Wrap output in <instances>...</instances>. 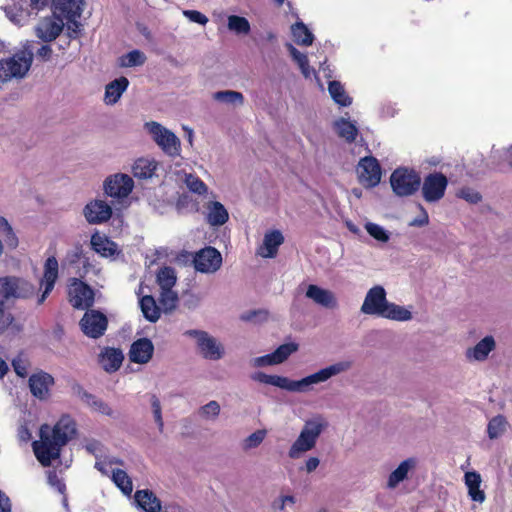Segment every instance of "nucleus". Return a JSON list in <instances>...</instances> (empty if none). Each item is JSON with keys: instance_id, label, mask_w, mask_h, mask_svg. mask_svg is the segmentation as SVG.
I'll list each match as a JSON object with an SVG mask.
<instances>
[{"instance_id": "nucleus-1", "label": "nucleus", "mask_w": 512, "mask_h": 512, "mask_svg": "<svg viewBox=\"0 0 512 512\" xmlns=\"http://www.w3.org/2000/svg\"><path fill=\"white\" fill-rule=\"evenodd\" d=\"M353 366L351 360H340L305 376L300 380H292L285 376L268 375L263 372L252 374L251 378L259 383L272 385L293 393H308L315 385L327 382L333 377L348 372Z\"/></svg>"}, {"instance_id": "nucleus-2", "label": "nucleus", "mask_w": 512, "mask_h": 512, "mask_svg": "<svg viewBox=\"0 0 512 512\" xmlns=\"http://www.w3.org/2000/svg\"><path fill=\"white\" fill-rule=\"evenodd\" d=\"M49 432V426L43 425L40 428V441L33 442V451L43 466H50L59 457L61 447L73 438L76 433L75 421L65 415L54 426L52 436Z\"/></svg>"}, {"instance_id": "nucleus-3", "label": "nucleus", "mask_w": 512, "mask_h": 512, "mask_svg": "<svg viewBox=\"0 0 512 512\" xmlns=\"http://www.w3.org/2000/svg\"><path fill=\"white\" fill-rule=\"evenodd\" d=\"M360 311L364 315L377 316L399 322H406L412 319V312L409 309L388 301L386 290L381 285H375L367 291Z\"/></svg>"}, {"instance_id": "nucleus-4", "label": "nucleus", "mask_w": 512, "mask_h": 512, "mask_svg": "<svg viewBox=\"0 0 512 512\" xmlns=\"http://www.w3.org/2000/svg\"><path fill=\"white\" fill-rule=\"evenodd\" d=\"M329 421L323 414H313L304 421L299 435L288 449V457L297 460L313 450L320 436L328 429Z\"/></svg>"}, {"instance_id": "nucleus-5", "label": "nucleus", "mask_w": 512, "mask_h": 512, "mask_svg": "<svg viewBox=\"0 0 512 512\" xmlns=\"http://www.w3.org/2000/svg\"><path fill=\"white\" fill-rule=\"evenodd\" d=\"M54 0H13V4L4 8L7 18L18 26L25 25L31 17H35L45 8L53 9Z\"/></svg>"}, {"instance_id": "nucleus-6", "label": "nucleus", "mask_w": 512, "mask_h": 512, "mask_svg": "<svg viewBox=\"0 0 512 512\" xmlns=\"http://www.w3.org/2000/svg\"><path fill=\"white\" fill-rule=\"evenodd\" d=\"M83 0H54L52 13L58 18H63L70 38H76L81 30L78 18L83 12Z\"/></svg>"}, {"instance_id": "nucleus-7", "label": "nucleus", "mask_w": 512, "mask_h": 512, "mask_svg": "<svg viewBox=\"0 0 512 512\" xmlns=\"http://www.w3.org/2000/svg\"><path fill=\"white\" fill-rule=\"evenodd\" d=\"M184 335L195 340L197 352L202 358L210 361H218L224 357V346L208 332L190 329L185 331Z\"/></svg>"}, {"instance_id": "nucleus-8", "label": "nucleus", "mask_w": 512, "mask_h": 512, "mask_svg": "<svg viewBox=\"0 0 512 512\" xmlns=\"http://www.w3.org/2000/svg\"><path fill=\"white\" fill-rule=\"evenodd\" d=\"M33 60L32 53L20 52L12 57L0 60V81L21 79L29 71Z\"/></svg>"}, {"instance_id": "nucleus-9", "label": "nucleus", "mask_w": 512, "mask_h": 512, "mask_svg": "<svg viewBox=\"0 0 512 512\" xmlns=\"http://www.w3.org/2000/svg\"><path fill=\"white\" fill-rule=\"evenodd\" d=\"M144 126L164 153L171 157L180 154V139L172 131L155 121L147 122Z\"/></svg>"}, {"instance_id": "nucleus-10", "label": "nucleus", "mask_w": 512, "mask_h": 512, "mask_svg": "<svg viewBox=\"0 0 512 512\" xmlns=\"http://www.w3.org/2000/svg\"><path fill=\"white\" fill-rule=\"evenodd\" d=\"M391 187L398 196H410L420 187L421 179L419 175L406 168L396 169L390 177Z\"/></svg>"}, {"instance_id": "nucleus-11", "label": "nucleus", "mask_w": 512, "mask_h": 512, "mask_svg": "<svg viewBox=\"0 0 512 512\" xmlns=\"http://www.w3.org/2000/svg\"><path fill=\"white\" fill-rule=\"evenodd\" d=\"M358 181L365 188H373L381 181V167L376 158L366 156L362 158L357 165Z\"/></svg>"}, {"instance_id": "nucleus-12", "label": "nucleus", "mask_w": 512, "mask_h": 512, "mask_svg": "<svg viewBox=\"0 0 512 512\" xmlns=\"http://www.w3.org/2000/svg\"><path fill=\"white\" fill-rule=\"evenodd\" d=\"M448 185L447 177L439 172L428 174L422 184V196L426 202L433 203L441 200Z\"/></svg>"}, {"instance_id": "nucleus-13", "label": "nucleus", "mask_w": 512, "mask_h": 512, "mask_svg": "<svg viewBox=\"0 0 512 512\" xmlns=\"http://www.w3.org/2000/svg\"><path fill=\"white\" fill-rule=\"evenodd\" d=\"M299 345L294 342L280 345L274 352L251 359L250 364L255 368L279 365L285 362L293 353L298 351Z\"/></svg>"}, {"instance_id": "nucleus-14", "label": "nucleus", "mask_w": 512, "mask_h": 512, "mask_svg": "<svg viewBox=\"0 0 512 512\" xmlns=\"http://www.w3.org/2000/svg\"><path fill=\"white\" fill-rule=\"evenodd\" d=\"M104 192L113 198H125L134 188L133 179L124 173L110 175L104 181Z\"/></svg>"}, {"instance_id": "nucleus-15", "label": "nucleus", "mask_w": 512, "mask_h": 512, "mask_svg": "<svg viewBox=\"0 0 512 512\" xmlns=\"http://www.w3.org/2000/svg\"><path fill=\"white\" fill-rule=\"evenodd\" d=\"M108 325L107 317L97 310H87L80 321L81 330L90 338L102 336Z\"/></svg>"}, {"instance_id": "nucleus-16", "label": "nucleus", "mask_w": 512, "mask_h": 512, "mask_svg": "<svg viewBox=\"0 0 512 512\" xmlns=\"http://www.w3.org/2000/svg\"><path fill=\"white\" fill-rule=\"evenodd\" d=\"M33 293V286L27 281L16 277L0 279V296L5 299L25 298Z\"/></svg>"}, {"instance_id": "nucleus-17", "label": "nucleus", "mask_w": 512, "mask_h": 512, "mask_svg": "<svg viewBox=\"0 0 512 512\" xmlns=\"http://www.w3.org/2000/svg\"><path fill=\"white\" fill-rule=\"evenodd\" d=\"M193 262L197 271L214 273L221 267L222 256L217 249L206 247L196 253Z\"/></svg>"}, {"instance_id": "nucleus-18", "label": "nucleus", "mask_w": 512, "mask_h": 512, "mask_svg": "<svg viewBox=\"0 0 512 512\" xmlns=\"http://www.w3.org/2000/svg\"><path fill=\"white\" fill-rule=\"evenodd\" d=\"M65 26L63 18H58L52 13L51 16L39 21L35 26V34L42 41L51 42L60 35Z\"/></svg>"}, {"instance_id": "nucleus-19", "label": "nucleus", "mask_w": 512, "mask_h": 512, "mask_svg": "<svg viewBox=\"0 0 512 512\" xmlns=\"http://www.w3.org/2000/svg\"><path fill=\"white\" fill-rule=\"evenodd\" d=\"M70 303L76 309H88L94 303V291L84 282L74 279L69 289Z\"/></svg>"}, {"instance_id": "nucleus-20", "label": "nucleus", "mask_w": 512, "mask_h": 512, "mask_svg": "<svg viewBox=\"0 0 512 512\" xmlns=\"http://www.w3.org/2000/svg\"><path fill=\"white\" fill-rule=\"evenodd\" d=\"M83 215L89 224H101L111 218L112 208L104 200L96 199L85 205Z\"/></svg>"}, {"instance_id": "nucleus-21", "label": "nucleus", "mask_w": 512, "mask_h": 512, "mask_svg": "<svg viewBox=\"0 0 512 512\" xmlns=\"http://www.w3.org/2000/svg\"><path fill=\"white\" fill-rule=\"evenodd\" d=\"M72 389L74 394L91 410L102 415L115 417L114 410L106 402L86 391L80 384H75Z\"/></svg>"}, {"instance_id": "nucleus-22", "label": "nucleus", "mask_w": 512, "mask_h": 512, "mask_svg": "<svg viewBox=\"0 0 512 512\" xmlns=\"http://www.w3.org/2000/svg\"><path fill=\"white\" fill-rule=\"evenodd\" d=\"M53 384L54 378L44 371L34 373L29 378L30 391L34 397L40 400L49 397L50 388Z\"/></svg>"}, {"instance_id": "nucleus-23", "label": "nucleus", "mask_w": 512, "mask_h": 512, "mask_svg": "<svg viewBox=\"0 0 512 512\" xmlns=\"http://www.w3.org/2000/svg\"><path fill=\"white\" fill-rule=\"evenodd\" d=\"M58 261L54 256L48 257L44 265V274L41 280V287L44 290L38 298V304H42L50 292L53 290L56 280L58 278Z\"/></svg>"}, {"instance_id": "nucleus-24", "label": "nucleus", "mask_w": 512, "mask_h": 512, "mask_svg": "<svg viewBox=\"0 0 512 512\" xmlns=\"http://www.w3.org/2000/svg\"><path fill=\"white\" fill-rule=\"evenodd\" d=\"M154 352V345L148 338H140L133 342L129 351V359L133 363L146 364L148 363Z\"/></svg>"}, {"instance_id": "nucleus-25", "label": "nucleus", "mask_w": 512, "mask_h": 512, "mask_svg": "<svg viewBox=\"0 0 512 512\" xmlns=\"http://www.w3.org/2000/svg\"><path fill=\"white\" fill-rule=\"evenodd\" d=\"M306 297L313 300L316 304L328 309H334L338 304L335 294L332 291L314 284H310L307 287Z\"/></svg>"}, {"instance_id": "nucleus-26", "label": "nucleus", "mask_w": 512, "mask_h": 512, "mask_svg": "<svg viewBox=\"0 0 512 512\" xmlns=\"http://www.w3.org/2000/svg\"><path fill=\"white\" fill-rule=\"evenodd\" d=\"M158 166L159 164L155 159L141 157L134 161L132 165V174L137 179H151L156 175Z\"/></svg>"}, {"instance_id": "nucleus-27", "label": "nucleus", "mask_w": 512, "mask_h": 512, "mask_svg": "<svg viewBox=\"0 0 512 512\" xmlns=\"http://www.w3.org/2000/svg\"><path fill=\"white\" fill-rule=\"evenodd\" d=\"M92 249L102 257H113L119 253L118 245L110 240L105 234L95 232L91 236Z\"/></svg>"}, {"instance_id": "nucleus-28", "label": "nucleus", "mask_w": 512, "mask_h": 512, "mask_svg": "<svg viewBox=\"0 0 512 512\" xmlns=\"http://www.w3.org/2000/svg\"><path fill=\"white\" fill-rule=\"evenodd\" d=\"M496 347L495 340L492 336H486L480 340L474 347L468 348L465 356L470 361H484L489 353Z\"/></svg>"}, {"instance_id": "nucleus-29", "label": "nucleus", "mask_w": 512, "mask_h": 512, "mask_svg": "<svg viewBox=\"0 0 512 512\" xmlns=\"http://www.w3.org/2000/svg\"><path fill=\"white\" fill-rule=\"evenodd\" d=\"M284 237L278 230H273L265 234L263 244L258 249V254L263 258H274L279 246L283 243Z\"/></svg>"}, {"instance_id": "nucleus-30", "label": "nucleus", "mask_w": 512, "mask_h": 512, "mask_svg": "<svg viewBox=\"0 0 512 512\" xmlns=\"http://www.w3.org/2000/svg\"><path fill=\"white\" fill-rule=\"evenodd\" d=\"M417 460L408 458L402 461L395 470H393L387 480V487L395 489L401 482L408 478V474L416 468Z\"/></svg>"}, {"instance_id": "nucleus-31", "label": "nucleus", "mask_w": 512, "mask_h": 512, "mask_svg": "<svg viewBox=\"0 0 512 512\" xmlns=\"http://www.w3.org/2000/svg\"><path fill=\"white\" fill-rule=\"evenodd\" d=\"M207 215L206 220L210 226L218 227L224 225L228 219L229 214L223 204L218 201H211L206 206Z\"/></svg>"}, {"instance_id": "nucleus-32", "label": "nucleus", "mask_w": 512, "mask_h": 512, "mask_svg": "<svg viewBox=\"0 0 512 512\" xmlns=\"http://www.w3.org/2000/svg\"><path fill=\"white\" fill-rule=\"evenodd\" d=\"M124 359L123 353L119 349L107 348L100 355V364L107 372L118 370Z\"/></svg>"}, {"instance_id": "nucleus-33", "label": "nucleus", "mask_w": 512, "mask_h": 512, "mask_svg": "<svg viewBox=\"0 0 512 512\" xmlns=\"http://www.w3.org/2000/svg\"><path fill=\"white\" fill-rule=\"evenodd\" d=\"M129 85L126 77H120L110 82L105 88V102L113 105L118 102Z\"/></svg>"}, {"instance_id": "nucleus-34", "label": "nucleus", "mask_w": 512, "mask_h": 512, "mask_svg": "<svg viewBox=\"0 0 512 512\" xmlns=\"http://www.w3.org/2000/svg\"><path fill=\"white\" fill-rule=\"evenodd\" d=\"M135 501L145 512H159L160 500L150 490H138L135 493Z\"/></svg>"}, {"instance_id": "nucleus-35", "label": "nucleus", "mask_w": 512, "mask_h": 512, "mask_svg": "<svg viewBox=\"0 0 512 512\" xmlns=\"http://www.w3.org/2000/svg\"><path fill=\"white\" fill-rule=\"evenodd\" d=\"M465 484L468 488V494L473 501L482 503L485 500V494L480 489L482 482L481 476L476 471L465 473Z\"/></svg>"}, {"instance_id": "nucleus-36", "label": "nucleus", "mask_w": 512, "mask_h": 512, "mask_svg": "<svg viewBox=\"0 0 512 512\" xmlns=\"http://www.w3.org/2000/svg\"><path fill=\"white\" fill-rule=\"evenodd\" d=\"M139 305L143 316L148 321L156 322L160 318V309L152 296H143L139 301Z\"/></svg>"}, {"instance_id": "nucleus-37", "label": "nucleus", "mask_w": 512, "mask_h": 512, "mask_svg": "<svg viewBox=\"0 0 512 512\" xmlns=\"http://www.w3.org/2000/svg\"><path fill=\"white\" fill-rule=\"evenodd\" d=\"M212 98L217 102L231 106H242L244 104L243 94L234 90L217 91L213 93Z\"/></svg>"}, {"instance_id": "nucleus-38", "label": "nucleus", "mask_w": 512, "mask_h": 512, "mask_svg": "<svg viewBox=\"0 0 512 512\" xmlns=\"http://www.w3.org/2000/svg\"><path fill=\"white\" fill-rule=\"evenodd\" d=\"M334 126L341 138H344L347 142L355 141L358 135V129L355 123L345 118H341L335 122Z\"/></svg>"}, {"instance_id": "nucleus-39", "label": "nucleus", "mask_w": 512, "mask_h": 512, "mask_svg": "<svg viewBox=\"0 0 512 512\" xmlns=\"http://www.w3.org/2000/svg\"><path fill=\"white\" fill-rule=\"evenodd\" d=\"M227 28L236 35H248L251 31V25L248 19L238 15L228 16Z\"/></svg>"}, {"instance_id": "nucleus-40", "label": "nucleus", "mask_w": 512, "mask_h": 512, "mask_svg": "<svg viewBox=\"0 0 512 512\" xmlns=\"http://www.w3.org/2000/svg\"><path fill=\"white\" fill-rule=\"evenodd\" d=\"M291 31L298 45L309 46L312 44L314 36L303 22L295 23Z\"/></svg>"}, {"instance_id": "nucleus-41", "label": "nucleus", "mask_w": 512, "mask_h": 512, "mask_svg": "<svg viewBox=\"0 0 512 512\" xmlns=\"http://www.w3.org/2000/svg\"><path fill=\"white\" fill-rule=\"evenodd\" d=\"M287 48L293 60L298 64L303 76L305 78H310L315 71L309 66L307 56L297 50L292 44H287Z\"/></svg>"}, {"instance_id": "nucleus-42", "label": "nucleus", "mask_w": 512, "mask_h": 512, "mask_svg": "<svg viewBox=\"0 0 512 512\" xmlns=\"http://www.w3.org/2000/svg\"><path fill=\"white\" fill-rule=\"evenodd\" d=\"M332 99L340 106H349L352 99L346 94L344 87L338 81H330L328 86Z\"/></svg>"}, {"instance_id": "nucleus-43", "label": "nucleus", "mask_w": 512, "mask_h": 512, "mask_svg": "<svg viewBox=\"0 0 512 512\" xmlns=\"http://www.w3.org/2000/svg\"><path fill=\"white\" fill-rule=\"evenodd\" d=\"M176 272L172 267H164L157 274V282L161 290L172 289L176 284Z\"/></svg>"}, {"instance_id": "nucleus-44", "label": "nucleus", "mask_w": 512, "mask_h": 512, "mask_svg": "<svg viewBox=\"0 0 512 512\" xmlns=\"http://www.w3.org/2000/svg\"><path fill=\"white\" fill-rule=\"evenodd\" d=\"M113 482L121 489L125 495H130L133 490V485L128 474L121 469H115L112 472Z\"/></svg>"}, {"instance_id": "nucleus-45", "label": "nucleus", "mask_w": 512, "mask_h": 512, "mask_svg": "<svg viewBox=\"0 0 512 512\" xmlns=\"http://www.w3.org/2000/svg\"><path fill=\"white\" fill-rule=\"evenodd\" d=\"M267 435V431L265 429H259L247 436L241 442V448L243 451L247 452L252 449L257 448L261 445Z\"/></svg>"}, {"instance_id": "nucleus-46", "label": "nucleus", "mask_w": 512, "mask_h": 512, "mask_svg": "<svg viewBox=\"0 0 512 512\" xmlns=\"http://www.w3.org/2000/svg\"><path fill=\"white\" fill-rule=\"evenodd\" d=\"M149 402L151 407V412L153 415L154 422L157 425L158 431L163 433L164 431V420L162 416V405L160 399L155 394L149 395Z\"/></svg>"}, {"instance_id": "nucleus-47", "label": "nucleus", "mask_w": 512, "mask_h": 512, "mask_svg": "<svg viewBox=\"0 0 512 512\" xmlns=\"http://www.w3.org/2000/svg\"><path fill=\"white\" fill-rule=\"evenodd\" d=\"M220 411V404L215 400H211L207 404L200 407L198 413L199 416L204 420L215 421L219 417Z\"/></svg>"}, {"instance_id": "nucleus-48", "label": "nucleus", "mask_w": 512, "mask_h": 512, "mask_svg": "<svg viewBox=\"0 0 512 512\" xmlns=\"http://www.w3.org/2000/svg\"><path fill=\"white\" fill-rule=\"evenodd\" d=\"M146 56L139 50H133L120 58V65L122 67L140 66L145 63Z\"/></svg>"}, {"instance_id": "nucleus-49", "label": "nucleus", "mask_w": 512, "mask_h": 512, "mask_svg": "<svg viewBox=\"0 0 512 512\" xmlns=\"http://www.w3.org/2000/svg\"><path fill=\"white\" fill-rule=\"evenodd\" d=\"M365 229L367 233L378 242L387 243L390 240V232L376 223L367 222Z\"/></svg>"}, {"instance_id": "nucleus-50", "label": "nucleus", "mask_w": 512, "mask_h": 512, "mask_svg": "<svg viewBox=\"0 0 512 512\" xmlns=\"http://www.w3.org/2000/svg\"><path fill=\"white\" fill-rule=\"evenodd\" d=\"M507 422L502 416H496L490 420L487 432L490 439H496L506 430Z\"/></svg>"}, {"instance_id": "nucleus-51", "label": "nucleus", "mask_w": 512, "mask_h": 512, "mask_svg": "<svg viewBox=\"0 0 512 512\" xmlns=\"http://www.w3.org/2000/svg\"><path fill=\"white\" fill-rule=\"evenodd\" d=\"M184 182L188 189L193 193L204 195L208 191L207 185L199 177L193 174H186Z\"/></svg>"}, {"instance_id": "nucleus-52", "label": "nucleus", "mask_w": 512, "mask_h": 512, "mask_svg": "<svg viewBox=\"0 0 512 512\" xmlns=\"http://www.w3.org/2000/svg\"><path fill=\"white\" fill-rule=\"evenodd\" d=\"M178 295L172 289L161 290L160 295V304L163 307V310L167 312H171L177 306Z\"/></svg>"}, {"instance_id": "nucleus-53", "label": "nucleus", "mask_w": 512, "mask_h": 512, "mask_svg": "<svg viewBox=\"0 0 512 512\" xmlns=\"http://www.w3.org/2000/svg\"><path fill=\"white\" fill-rule=\"evenodd\" d=\"M456 195L470 204H477L482 199L481 194L470 187L461 188Z\"/></svg>"}, {"instance_id": "nucleus-54", "label": "nucleus", "mask_w": 512, "mask_h": 512, "mask_svg": "<svg viewBox=\"0 0 512 512\" xmlns=\"http://www.w3.org/2000/svg\"><path fill=\"white\" fill-rule=\"evenodd\" d=\"M296 503V498L292 495H283L276 498L272 502V508L275 510H279L281 512H285V508L287 505H294Z\"/></svg>"}, {"instance_id": "nucleus-55", "label": "nucleus", "mask_w": 512, "mask_h": 512, "mask_svg": "<svg viewBox=\"0 0 512 512\" xmlns=\"http://www.w3.org/2000/svg\"><path fill=\"white\" fill-rule=\"evenodd\" d=\"M12 367L19 377L24 378L27 376L29 363L26 359L22 358L21 356L13 359Z\"/></svg>"}, {"instance_id": "nucleus-56", "label": "nucleus", "mask_w": 512, "mask_h": 512, "mask_svg": "<svg viewBox=\"0 0 512 512\" xmlns=\"http://www.w3.org/2000/svg\"><path fill=\"white\" fill-rule=\"evenodd\" d=\"M0 231L7 235V242L10 246L15 247L17 245V239L13 233L12 227L4 217H0Z\"/></svg>"}, {"instance_id": "nucleus-57", "label": "nucleus", "mask_w": 512, "mask_h": 512, "mask_svg": "<svg viewBox=\"0 0 512 512\" xmlns=\"http://www.w3.org/2000/svg\"><path fill=\"white\" fill-rule=\"evenodd\" d=\"M183 14L187 19L194 23L205 25L208 22V18L196 10H184Z\"/></svg>"}, {"instance_id": "nucleus-58", "label": "nucleus", "mask_w": 512, "mask_h": 512, "mask_svg": "<svg viewBox=\"0 0 512 512\" xmlns=\"http://www.w3.org/2000/svg\"><path fill=\"white\" fill-rule=\"evenodd\" d=\"M320 465V459L316 456H310L305 461L303 466L299 468L300 471L308 474L314 472Z\"/></svg>"}, {"instance_id": "nucleus-59", "label": "nucleus", "mask_w": 512, "mask_h": 512, "mask_svg": "<svg viewBox=\"0 0 512 512\" xmlns=\"http://www.w3.org/2000/svg\"><path fill=\"white\" fill-rule=\"evenodd\" d=\"M3 303H0V335L12 323L13 317L2 308Z\"/></svg>"}, {"instance_id": "nucleus-60", "label": "nucleus", "mask_w": 512, "mask_h": 512, "mask_svg": "<svg viewBox=\"0 0 512 512\" xmlns=\"http://www.w3.org/2000/svg\"><path fill=\"white\" fill-rule=\"evenodd\" d=\"M52 48L49 45H42L36 52V57L42 61H48L52 56Z\"/></svg>"}, {"instance_id": "nucleus-61", "label": "nucleus", "mask_w": 512, "mask_h": 512, "mask_svg": "<svg viewBox=\"0 0 512 512\" xmlns=\"http://www.w3.org/2000/svg\"><path fill=\"white\" fill-rule=\"evenodd\" d=\"M11 501L9 497L0 490V512H11Z\"/></svg>"}, {"instance_id": "nucleus-62", "label": "nucleus", "mask_w": 512, "mask_h": 512, "mask_svg": "<svg viewBox=\"0 0 512 512\" xmlns=\"http://www.w3.org/2000/svg\"><path fill=\"white\" fill-rule=\"evenodd\" d=\"M429 222V219H428V215L426 213V211L423 210V214L421 217L419 218H416L414 219L412 222H411V225L412 226H418V227H421V226H425L427 225Z\"/></svg>"}, {"instance_id": "nucleus-63", "label": "nucleus", "mask_w": 512, "mask_h": 512, "mask_svg": "<svg viewBox=\"0 0 512 512\" xmlns=\"http://www.w3.org/2000/svg\"><path fill=\"white\" fill-rule=\"evenodd\" d=\"M19 437L22 441H28L31 438V434L27 428L22 427L19 430Z\"/></svg>"}, {"instance_id": "nucleus-64", "label": "nucleus", "mask_w": 512, "mask_h": 512, "mask_svg": "<svg viewBox=\"0 0 512 512\" xmlns=\"http://www.w3.org/2000/svg\"><path fill=\"white\" fill-rule=\"evenodd\" d=\"M7 363L0 357V379H2L8 372Z\"/></svg>"}]
</instances>
